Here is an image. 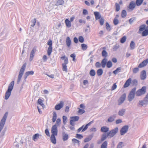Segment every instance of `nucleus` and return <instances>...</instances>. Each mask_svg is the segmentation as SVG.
<instances>
[{"label":"nucleus","instance_id":"obj_1","mask_svg":"<svg viewBox=\"0 0 148 148\" xmlns=\"http://www.w3.org/2000/svg\"><path fill=\"white\" fill-rule=\"evenodd\" d=\"M14 85V81L11 82L9 84L7 90L6 92L5 96V99H8L10 97Z\"/></svg>","mask_w":148,"mask_h":148},{"label":"nucleus","instance_id":"obj_2","mask_svg":"<svg viewBox=\"0 0 148 148\" xmlns=\"http://www.w3.org/2000/svg\"><path fill=\"white\" fill-rule=\"evenodd\" d=\"M26 65L27 64L26 63L23 64L19 72V75H18V79L17 81V83L18 84L19 83L22 77L25 70Z\"/></svg>","mask_w":148,"mask_h":148},{"label":"nucleus","instance_id":"obj_3","mask_svg":"<svg viewBox=\"0 0 148 148\" xmlns=\"http://www.w3.org/2000/svg\"><path fill=\"white\" fill-rule=\"evenodd\" d=\"M8 112H6L4 114L0 122V132L3 127L8 116Z\"/></svg>","mask_w":148,"mask_h":148},{"label":"nucleus","instance_id":"obj_4","mask_svg":"<svg viewBox=\"0 0 148 148\" xmlns=\"http://www.w3.org/2000/svg\"><path fill=\"white\" fill-rule=\"evenodd\" d=\"M136 90V88L132 89L128 96V100L129 101H132L134 98Z\"/></svg>","mask_w":148,"mask_h":148},{"label":"nucleus","instance_id":"obj_5","mask_svg":"<svg viewBox=\"0 0 148 148\" xmlns=\"http://www.w3.org/2000/svg\"><path fill=\"white\" fill-rule=\"evenodd\" d=\"M146 90V87L145 86L143 87L140 89L137 90L136 92V95L137 96H140L144 94Z\"/></svg>","mask_w":148,"mask_h":148},{"label":"nucleus","instance_id":"obj_6","mask_svg":"<svg viewBox=\"0 0 148 148\" xmlns=\"http://www.w3.org/2000/svg\"><path fill=\"white\" fill-rule=\"evenodd\" d=\"M93 121H92L90 122L89 123L87 124L84 127V125H82L81 127L79 128L77 130V133H79L81 130H82V132H84L87 129L88 127L93 123Z\"/></svg>","mask_w":148,"mask_h":148},{"label":"nucleus","instance_id":"obj_7","mask_svg":"<svg viewBox=\"0 0 148 148\" xmlns=\"http://www.w3.org/2000/svg\"><path fill=\"white\" fill-rule=\"evenodd\" d=\"M47 44L49 46L48 49L47 54L48 56H50L52 51V40L51 39H49L47 42Z\"/></svg>","mask_w":148,"mask_h":148},{"label":"nucleus","instance_id":"obj_8","mask_svg":"<svg viewBox=\"0 0 148 148\" xmlns=\"http://www.w3.org/2000/svg\"><path fill=\"white\" fill-rule=\"evenodd\" d=\"M139 103L141 106L146 105L148 104V93L146 95L144 100L140 101Z\"/></svg>","mask_w":148,"mask_h":148},{"label":"nucleus","instance_id":"obj_9","mask_svg":"<svg viewBox=\"0 0 148 148\" xmlns=\"http://www.w3.org/2000/svg\"><path fill=\"white\" fill-rule=\"evenodd\" d=\"M118 131V128L116 127L108 132V135H109L110 137H113L117 133Z\"/></svg>","mask_w":148,"mask_h":148},{"label":"nucleus","instance_id":"obj_10","mask_svg":"<svg viewBox=\"0 0 148 148\" xmlns=\"http://www.w3.org/2000/svg\"><path fill=\"white\" fill-rule=\"evenodd\" d=\"M126 95L125 93L123 94L120 97L118 100V105L121 104L125 101L126 98Z\"/></svg>","mask_w":148,"mask_h":148},{"label":"nucleus","instance_id":"obj_11","mask_svg":"<svg viewBox=\"0 0 148 148\" xmlns=\"http://www.w3.org/2000/svg\"><path fill=\"white\" fill-rule=\"evenodd\" d=\"M128 128L127 125H125L123 126L120 131L121 134L123 135L125 134L127 132Z\"/></svg>","mask_w":148,"mask_h":148},{"label":"nucleus","instance_id":"obj_12","mask_svg":"<svg viewBox=\"0 0 148 148\" xmlns=\"http://www.w3.org/2000/svg\"><path fill=\"white\" fill-rule=\"evenodd\" d=\"M51 132L52 134L57 136L58 134V129L57 126L56 125H53L51 128Z\"/></svg>","mask_w":148,"mask_h":148},{"label":"nucleus","instance_id":"obj_13","mask_svg":"<svg viewBox=\"0 0 148 148\" xmlns=\"http://www.w3.org/2000/svg\"><path fill=\"white\" fill-rule=\"evenodd\" d=\"M63 106L64 102L62 101H61L59 103L55 106V109L56 110H59L62 108L63 107Z\"/></svg>","mask_w":148,"mask_h":148},{"label":"nucleus","instance_id":"obj_14","mask_svg":"<svg viewBox=\"0 0 148 148\" xmlns=\"http://www.w3.org/2000/svg\"><path fill=\"white\" fill-rule=\"evenodd\" d=\"M136 3L134 1H132L130 2L128 7V8L131 10H133L136 6Z\"/></svg>","mask_w":148,"mask_h":148},{"label":"nucleus","instance_id":"obj_15","mask_svg":"<svg viewBox=\"0 0 148 148\" xmlns=\"http://www.w3.org/2000/svg\"><path fill=\"white\" fill-rule=\"evenodd\" d=\"M148 63V59H146L141 63L138 65L139 68H142L145 66Z\"/></svg>","mask_w":148,"mask_h":148},{"label":"nucleus","instance_id":"obj_16","mask_svg":"<svg viewBox=\"0 0 148 148\" xmlns=\"http://www.w3.org/2000/svg\"><path fill=\"white\" fill-rule=\"evenodd\" d=\"M140 79L142 80H144L146 77V72L145 71L143 70L141 73L140 75Z\"/></svg>","mask_w":148,"mask_h":148},{"label":"nucleus","instance_id":"obj_17","mask_svg":"<svg viewBox=\"0 0 148 148\" xmlns=\"http://www.w3.org/2000/svg\"><path fill=\"white\" fill-rule=\"evenodd\" d=\"M62 134L63 140L65 141L67 140L69 138L68 134L64 131L62 132Z\"/></svg>","mask_w":148,"mask_h":148},{"label":"nucleus","instance_id":"obj_18","mask_svg":"<svg viewBox=\"0 0 148 148\" xmlns=\"http://www.w3.org/2000/svg\"><path fill=\"white\" fill-rule=\"evenodd\" d=\"M132 82V79L130 78L128 79L124 85V88H126L129 86Z\"/></svg>","mask_w":148,"mask_h":148},{"label":"nucleus","instance_id":"obj_19","mask_svg":"<svg viewBox=\"0 0 148 148\" xmlns=\"http://www.w3.org/2000/svg\"><path fill=\"white\" fill-rule=\"evenodd\" d=\"M34 73V71H30L27 72L25 73L24 75L25 79H26L27 77L30 75H33Z\"/></svg>","mask_w":148,"mask_h":148},{"label":"nucleus","instance_id":"obj_20","mask_svg":"<svg viewBox=\"0 0 148 148\" xmlns=\"http://www.w3.org/2000/svg\"><path fill=\"white\" fill-rule=\"evenodd\" d=\"M66 42L67 46L68 47H70L71 44V41L69 37H66Z\"/></svg>","mask_w":148,"mask_h":148},{"label":"nucleus","instance_id":"obj_21","mask_svg":"<svg viewBox=\"0 0 148 148\" xmlns=\"http://www.w3.org/2000/svg\"><path fill=\"white\" fill-rule=\"evenodd\" d=\"M109 130V128L106 126H103L101 127V131L102 132L106 133L108 132Z\"/></svg>","mask_w":148,"mask_h":148},{"label":"nucleus","instance_id":"obj_22","mask_svg":"<svg viewBox=\"0 0 148 148\" xmlns=\"http://www.w3.org/2000/svg\"><path fill=\"white\" fill-rule=\"evenodd\" d=\"M55 135L52 134L50 137L51 142L53 144H56V139L55 136Z\"/></svg>","mask_w":148,"mask_h":148},{"label":"nucleus","instance_id":"obj_23","mask_svg":"<svg viewBox=\"0 0 148 148\" xmlns=\"http://www.w3.org/2000/svg\"><path fill=\"white\" fill-rule=\"evenodd\" d=\"M36 50L35 49H33L30 53V57L29 58V60L30 61H32L33 59V57L34 56V54Z\"/></svg>","mask_w":148,"mask_h":148},{"label":"nucleus","instance_id":"obj_24","mask_svg":"<svg viewBox=\"0 0 148 148\" xmlns=\"http://www.w3.org/2000/svg\"><path fill=\"white\" fill-rule=\"evenodd\" d=\"M125 111L126 110L125 109H122L119 110L118 113V114L120 116H123L125 114Z\"/></svg>","mask_w":148,"mask_h":148},{"label":"nucleus","instance_id":"obj_25","mask_svg":"<svg viewBox=\"0 0 148 148\" xmlns=\"http://www.w3.org/2000/svg\"><path fill=\"white\" fill-rule=\"evenodd\" d=\"M65 21L66 26L67 27L69 28L71 27V24L70 21L68 19H66Z\"/></svg>","mask_w":148,"mask_h":148},{"label":"nucleus","instance_id":"obj_26","mask_svg":"<svg viewBox=\"0 0 148 148\" xmlns=\"http://www.w3.org/2000/svg\"><path fill=\"white\" fill-rule=\"evenodd\" d=\"M61 59L64 60V62L62 64H68V59L67 57H66L65 56H64L62 57H61Z\"/></svg>","mask_w":148,"mask_h":148},{"label":"nucleus","instance_id":"obj_27","mask_svg":"<svg viewBox=\"0 0 148 148\" xmlns=\"http://www.w3.org/2000/svg\"><path fill=\"white\" fill-rule=\"evenodd\" d=\"M57 115L56 112H53V113L52 121L53 122H55L57 119Z\"/></svg>","mask_w":148,"mask_h":148},{"label":"nucleus","instance_id":"obj_28","mask_svg":"<svg viewBox=\"0 0 148 148\" xmlns=\"http://www.w3.org/2000/svg\"><path fill=\"white\" fill-rule=\"evenodd\" d=\"M107 60L106 58L103 59L101 61V66L103 68H104L106 65Z\"/></svg>","mask_w":148,"mask_h":148},{"label":"nucleus","instance_id":"obj_29","mask_svg":"<svg viewBox=\"0 0 148 148\" xmlns=\"http://www.w3.org/2000/svg\"><path fill=\"white\" fill-rule=\"evenodd\" d=\"M130 49L131 50H133L135 48V44L133 41H131L130 45Z\"/></svg>","mask_w":148,"mask_h":148},{"label":"nucleus","instance_id":"obj_30","mask_svg":"<svg viewBox=\"0 0 148 148\" xmlns=\"http://www.w3.org/2000/svg\"><path fill=\"white\" fill-rule=\"evenodd\" d=\"M108 136H109V135H108V133L107 134L104 133L101 136V140L103 141L106 140Z\"/></svg>","mask_w":148,"mask_h":148},{"label":"nucleus","instance_id":"obj_31","mask_svg":"<svg viewBox=\"0 0 148 148\" xmlns=\"http://www.w3.org/2000/svg\"><path fill=\"white\" fill-rule=\"evenodd\" d=\"M94 14L97 20L100 19L101 17V15L98 12H94Z\"/></svg>","mask_w":148,"mask_h":148},{"label":"nucleus","instance_id":"obj_32","mask_svg":"<svg viewBox=\"0 0 148 148\" xmlns=\"http://www.w3.org/2000/svg\"><path fill=\"white\" fill-rule=\"evenodd\" d=\"M121 67L117 68L116 70L113 71V73L115 75H116L121 71Z\"/></svg>","mask_w":148,"mask_h":148},{"label":"nucleus","instance_id":"obj_33","mask_svg":"<svg viewBox=\"0 0 148 148\" xmlns=\"http://www.w3.org/2000/svg\"><path fill=\"white\" fill-rule=\"evenodd\" d=\"M39 134H35L33 136V140L35 141H36L39 138Z\"/></svg>","mask_w":148,"mask_h":148},{"label":"nucleus","instance_id":"obj_34","mask_svg":"<svg viewBox=\"0 0 148 148\" xmlns=\"http://www.w3.org/2000/svg\"><path fill=\"white\" fill-rule=\"evenodd\" d=\"M79 119V117L78 116H72L70 117L71 120L73 121H78Z\"/></svg>","mask_w":148,"mask_h":148},{"label":"nucleus","instance_id":"obj_35","mask_svg":"<svg viewBox=\"0 0 148 148\" xmlns=\"http://www.w3.org/2000/svg\"><path fill=\"white\" fill-rule=\"evenodd\" d=\"M148 35V29L146 27V29L143 31L142 33V35L143 36H147Z\"/></svg>","mask_w":148,"mask_h":148},{"label":"nucleus","instance_id":"obj_36","mask_svg":"<svg viewBox=\"0 0 148 148\" xmlns=\"http://www.w3.org/2000/svg\"><path fill=\"white\" fill-rule=\"evenodd\" d=\"M64 1L63 0H58L57 2L56 5L58 6L59 5H62L64 3Z\"/></svg>","mask_w":148,"mask_h":148},{"label":"nucleus","instance_id":"obj_37","mask_svg":"<svg viewBox=\"0 0 148 148\" xmlns=\"http://www.w3.org/2000/svg\"><path fill=\"white\" fill-rule=\"evenodd\" d=\"M144 0H136V5L137 6H140L142 3L143 2Z\"/></svg>","mask_w":148,"mask_h":148},{"label":"nucleus","instance_id":"obj_38","mask_svg":"<svg viewBox=\"0 0 148 148\" xmlns=\"http://www.w3.org/2000/svg\"><path fill=\"white\" fill-rule=\"evenodd\" d=\"M43 102V100H42L41 99H39L38 101V103L43 107L44 106Z\"/></svg>","mask_w":148,"mask_h":148},{"label":"nucleus","instance_id":"obj_39","mask_svg":"<svg viewBox=\"0 0 148 148\" xmlns=\"http://www.w3.org/2000/svg\"><path fill=\"white\" fill-rule=\"evenodd\" d=\"M107 141H104L101 145V148H107Z\"/></svg>","mask_w":148,"mask_h":148},{"label":"nucleus","instance_id":"obj_40","mask_svg":"<svg viewBox=\"0 0 148 148\" xmlns=\"http://www.w3.org/2000/svg\"><path fill=\"white\" fill-rule=\"evenodd\" d=\"M36 18H34L31 21V24L30 26L32 27H34L36 23Z\"/></svg>","mask_w":148,"mask_h":148},{"label":"nucleus","instance_id":"obj_41","mask_svg":"<svg viewBox=\"0 0 148 148\" xmlns=\"http://www.w3.org/2000/svg\"><path fill=\"white\" fill-rule=\"evenodd\" d=\"M78 110L77 111L78 113L79 114H82L85 112L84 110L83 109H81L78 108Z\"/></svg>","mask_w":148,"mask_h":148},{"label":"nucleus","instance_id":"obj_42","mask_svg":"<svg viewBox=\"0 0 148 148\" xmlns=\"http://www.w3.org/2000/svg\"><path fill=\"white\" fill-rule=\"evenodd\" d=\"M146 25L145 24L142 25L140 26L139 27V31H144L146 28Z\"/></svg>","mask_w":148,"mask_h":148},{"label":"nucleus","instance_id":"obj_43","mask_svg":"<svg viewBox=\"0 0 148 148\" xmlns=\"http://www.w3.org/2000/svg\"><path fill=\"white\" fill-rule=\"evenodd\" d=\"M103 73V71L102 69H99L97 72V73L98 76H101Z\"/></svg>","mask_w":148,"mask_h":148},{"label":"nucleus","instance_id":"obj_44","mask_svg":"<svg viewBox=\"0 0 148 148\" xmlns=\"http://www.w3.org/2000/svg\"><path fill=\"white\" fill-rule=\"evenodd\" d=\"M61 124V119L60 118L58 119L56 121V123L54 125H56V126H60Z\"/></svg>","mask_w":148,"mask_h":148},{"label":"nucleus","instance_id":"obj_45","mask_svg":"<svg viewBox=\"0 0 148 148\" xmlns=\"http://www.w3.org/2000/svg\"><path fill=\"white\" fill-rule=\"evenodd\" d=\"M124 146L123 143L122 142H120L118 144L116 148H122Z\"/></svg>","mask_w":148,"mask_h":148},{"label":"nucleus","instance_id":"obj_46","mask_svg":"<svg viewBox=\"0 0 148 148\" xmlns=\"http://www.w3.org/2000/svg\"><path fill=\"white\" fill-rule=\"evenodd\" d=\"M127 15L126 11L125 10H123L122 11L121 13V16L122 18L125 17Z\"/></svg>","mask_w":148,"mask_h":148},{"label":"nucleus","instance_id":"obj_47","mask_svg":"<svg viewBox=\"0 0 148 148\" xmlns=\"http://www.w3.org/2000/svg\"><path fill=\"white\" fill-rule=\"evenodd\" d=\"M95 71L93 69L91 70L89 73L90 75L92 76H94L95 75Z\"/></svg>","mask_w":148,"mask_h":148},{"label":"nucleus","instance_id":"obj_48","mask_svg":"<svg viewBox=\"0 0 148 148\" xmlns=\"http://www.w3.org/2000/svg\"><path fill=\"white\" fill-rule=\"evenodd\" d=\"M112 63L111 61H108L107 63V66L108 68H111L112 66Z\"/></svg>","mask_w":148,"mask_h":148},{"label":"nucleus","instance_id":"obj_49","mask_svg":"<svg viewBox=\"0 0 148 148\" xmlns=\"http://www.w3.org/2000/svg\"><path fill=\"white\" fill-rule=\"evenodd\" d=\"M102 55L105 57H107L108 56L107 52L105 50H103L102 52Z\"/></svg>","mask_w":148,"mask_h":148},{"label":"nucleus","instance_id":"obj_50","mask_svg":"<svg viewBox=\"0 0 148 148\" xmlns=\"http://www.w3.org/2000/svg\"><path fill=\"white\" fill-rule=\"evenodd\" d=\"M62 70L63 71H65L66 72L67 71L66 64H62Z\"/></svg>","mask_w":148,"mask_h":148},{"label":"nucleus","instance_id":"obj_51","mask_svg":"<svg viewBox=\"0 0 148 148\" xmlns=\"http://www.w3.org/2000/svg\"><path fill=\"white\" fill-rule=\"evenodd\" d=\"M116 10L118 12L119 11L120 9V6L117 3H115Z\"/></svg>","mask_w":148,"mask_h":148},{"label":"nucleus","instance_id":"obj_52","mask_svg":"<svg viewBox=\"0 0 148 148\" xmlns=\"http://www.w3.org/2000/svg\"><path fill=\"white\" fill-rule=\"evenodd\" d=\"M136 20L135 17H133L131 18L129 20V22L130 24H132Z\"/></svg>","mask_w":148,"mask_h":148},{"label":"nucleus","instance_id":"obj_53","mask_svg":"<svg viewBox=\"0 0 148 148\" xmlns=\"http://www.w3.org/2000/svg\"><path fill=\"white\" fill-rule=\"evenodd\" d=\"M81 46L82 47V49L83 50H86L87 48V47L86 44H81Z\"/></svg>","mask_w":148,"mask_h":148},{"label":"nucleus","instance_id":"obj_54","mask_svg":"<svg viewBox=\"0 0 148 148\" xmlns=\"http://www.w3.org/2000/svg\"><path fill=\"white\" fill-rule=\"evenodd\" d=\"M126 36H124L121 39L120 42L121 43H124L126 41Z\"/></svg>","mask_w":148,"mask_h":148},{"label":"nucleus","instance_id":"obj_55","mask_svg":"<svg viewBox=\"0 0 148 148\" xmlns=\"http://www.w3.org/2000/svg\"><path fill=\"white\" fill-rule=\"evenodd\" d=\"M114 120V117L113 116H110L108 119V121L111 122L113 121Z\"/></svg>","mask_w":148,"mask_h":148},{"label":"nucleus","instance_id":"obj_56","mask_svg":"<svg viewBox=\"0 0 148 148\" xmlns=\"http://www.w3.org/2000/svg\"><path fill=\"white\" fill-rule=\"evenodd\" d=\"M62 118L63 123L64 125H65L67 122V118L66 116H63Z\"/></svg>","mask_w":148,"mask_h":148},{"label":"nucleus","instance_id":"obj_57","mask_svg":"<svg viewBox=\"0 0 148 148\" xmlns=\"http://www.w3.org/2000/svg\"><path fill=\"white\" fill-rule=\"evenodd\" d=\"M72 141L74 143H77L78 145L79 144L80 141L76 139L73 138L72 139Z\"/></svg>","mask_w":148,"mask_h":148},{"label":"nucleus","instance_id":"obj_58","mask_svg":"<svg viewBox=\"0 0 148 148\" xmlns=\"http://www.w3.org/2000/svg\"><path fill=\"white\" fill-rule=\"evenodd\" d=\"M119 48V45L117 44L114 45L113 47V50L114 51H116Z\"/></svg>","mask_w":148,"mask_h":148},{"label":"nucleus","instance_id":"obj_59","mask_svg":"<svg viewBox=\"0 0 148 148\" xmlns=\"http://www.w3.org/2000/svg\"><path fill=\"white\" fill-rule=\"evenodd\" d=\"M139 69L138 68L136 67L133 69V72L134 73H136L139 71Z\"/></svg>","mask_w":148,"mask_h":148},{"label":"nucleus","instance_id":"obj_60","mask_svg":"<svg viewBox=\"0 0 148 148\" xmlns=\"http://www.w3.org/2000/svg\"><path fill=\"white\" fill-rule=\"evenodd\" d=\"M13 148H19L18 143L17 142H14L13 144Z\"/></svg>","mask_w":148,"mask_h":148},{"label":"nucleus","instance_id":"obj_61","mask_svg":"<svg viewBox=\"0 0 148 148\" xmlns=\"http://www.w3.org/2000/svg\"><path fill=\"white\" fill-rule=\"evenodd\" d=\"M78 39H79V41L80 42L82 43L84 42V38L82 36H79V37Z\"/></svg>","mask_w":148,"mask_h":148},{"label":"nucleus","instance_id":"obj_62","mask_svg":"<svg viewBox=\"0 0 148 148\" xmlns=\"http://www.w3.org/2000/svg\"><path fill=\"white\" fill-rule=\"evenodd\" d=\"M70 57L73 58V60L75 62L76 61V60L75 59V54L73 53L71 54L70 55Z\"/></svg>","mask_w":148,"mask_h":148},{"label":"nucleus","instance_id":"obj_63","mask_svg":"<svg viewBox=\"0 0 148 148\" xmlns=\"http://www.w3.org/2000/svg\"><path fill=\"white\" fill-rule=\"evenodd\" d=\"M91 137H89L86 138L84 140V142L85 143L88 142L91 140Z\"/></svg>","mask_w":148,"mask_h":148},{"label":"nucleus","instance_id":"obj_64","mask_svg":"<svg viewBox=\"0 0 148 148\" xmlns=\"http://www.w3.org/2000/svg\"><path fill=\"white\" fill-rule=\"evenodd\" d=\"M76 137L79 139H81L83 138V136L81 134H77L76 135Z\"/></svg>","mask_w":148,"mask_h":148}]
</instances>
